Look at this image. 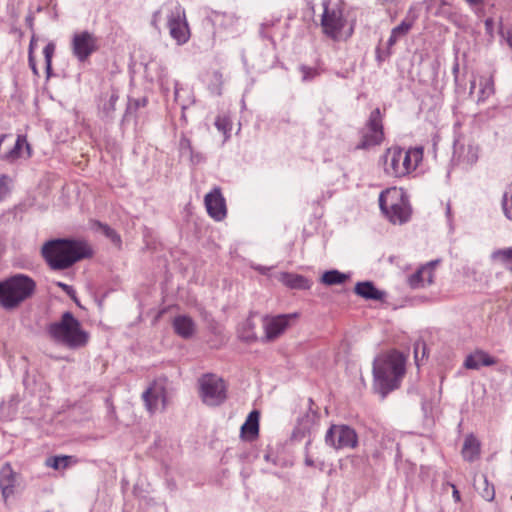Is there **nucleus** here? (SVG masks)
Segmentation results:
<instances>
[{
    "mask_svg": "<svg viewBox=\"0 0 512 512\" xmlns=\"http://www.w3.org/2000/svg\"><path fill=\"white\" fill-rule=\"evenodd\" d=\"M406 359L396 350L377 356L373 362L374 387L382 398L400 386L405 374Z\"/></svg>",
    "mask_w": 512,
    "mask_h": 512,
    "instance_id": "obj_1",
    "label": "nucleus"
},
{
    "mask_svg": "<svg viewBox=\"0 0 512 512\" xmlns=\"http://www.w3.org/2000/svg\"><path fill=\"white\" fill-rule=\"evenodd\" d=\"M41 254L52 270H65L77 261L91 256L90 248L81 241L53 239L47 241Z\"/></svg>",
    "mask_w": 512,
    "mask_h": 512,
    "instance_id": "obj_2",
    "label": "nucleus"
},
{
    "mask_svg": "<svg viewBox=\"0 0 512 512\" xmlns=\"http://www.w3.org/2000/svg\"><path fill=\"white\" fill-rule=\"evenodd\" d=\"M162 15H165L166 17V25L169 30L170 37L178 45L186 44L191 37V31L185 9L177 2L164 3L153 13L150 22L151 26L158 32L161 31L160 24Z\"/></svg>",
    "mask_w": 512,
    "mask_h": 512,
    "instance_id": "obj_3",
    "label": "nucleus"
},
{
    "mask_svg": "<svg viewBox=\"0 0 512 512\" xmlns=\"http://www.w3.org/2000/svg\"><path fill=\"white\" fill-rule=\"evenodd\" d=\"M423 154L421 146L407 150L398 146L390 147L382 157L384 172L391 177H404L416 170L423 160Z\"/></svg>",
    "mask_w": 512,
    "mask_h": 512,
    "instance_id": "obj_4",
    "label": "nucleus"
},
{
    "mask_svg": "<svg viewBox=\"0 0 512 512\" xmlns=\"http://www.w3.org/2000/svg\"><path fill=\"white\" fill-rule=\"evenodd\" d=\"M47 331L56 343L69 349L82 348L89 340L88 332L82 329L79 320L69 311L63 313L59 321L51 323Z\"/></svg>",
    "mask_w": 512,
    "mask_h": 512,
    "instance_id": "obj_5",
    "label": "nucleus"
},
{
    "mask_svg": "<svg viewBox=\"0 0 512 512\" xmlns=\"http://www.w3.org/2000/svg\"><path fill=\"white\" fill-rule=\"evenodd\" d=\"M35 281L23 274L14 275L0 282V305L11 310L18 307L35 291Z\"/></svg>",
    "mask_w": 512,
    "mask_h": 512,
    "instance_id": "obj_6",
    "label": "nucleus"
},
{
    "mask_svg": "<svg viewBox=\"0 0 512 512\" xmlns=\"http://www.w3.org/2000/svg\"><path fill=\"white\" fill-rule=\"evenodd\" d=\"M322 8L323 12L320 19L322 33L333 41H339L347 25L344 2L341 0H322Z\"/></svg>",
    "mask_w": 512,
    "mask_h": 512,
    "instance_id": "obj_7",
    "label": "nucleus"
},
{
    "mask_svg": "<svg viewBox=\"0 0 512 512\" xmlns=\"http://www.w3.org/2000/svg\"><path fill=\"white\" fill-rule=\"evenodd\" d=\"M379 206L393 224H402L410 217V207L402 189L393 187L382 191L379 195Z\"/></svg>",
    "mask_w": 512,
    "mask_h": 512,
    "instance_id": "obj_8",
    "label": "nucleus"
},
{
    "mask_svg": "<svg viewBox=\"0 0 512 512\" xmlns=\"http://www.w3.org/2000/svg\"><path fill=\"white\" fill-rule=\"evenodd\" d=\"M361 140L356 149L367 150L380 145L384 140L382 115L379 108L371 111L365 126L360 131Z\"/></svg>",
    "mask_w": 512,
    "mask_h": 512,
    "instance_id": "obj_9",
    "label": "nucleus"
},
{
    "mask_svg": "<svg viewBox=\"0 0 512 512\" xmlns=\"http://www.w3.org/2000/svg\"><path fill=\"white\" fill-rule=\"evenodd\" d=\"M200 397L209 406H218L226 399L224 381L214 374L203 375L199 379Z\"/></svg>",
    "mask_w": 512,
    "mask_h": 512,
    "instance_id": "obj_10",
    "label": "nucleus"
},
{
    "mask_svg": "<svg viewBox=\"0 0 512 512\" xmlns=\"http://www.w3.org/2000/svg\"><path fill=\"white\" fill-rule=\"evenodd\" d=\"M325 443L335 450L354 449L358 445V435L348 425L333 424L325 434Z\"/></svg>",
    "mask_w": 512,
    "mask_h": 512,
    "instance_id": "obj_11",
    "label": "nucleus"
},
{
    "mask_svg": "<svg viewBox=\"0 0 512 512\" xmlns=\"http://www.w3.org/2000/svg\"><path fill=\"white\" fill-rule=\"evenodd\" d=\"M70 47L73 56L79 62L84 63L98 51L99 39L88 30L78 31L72 35Z\"/></svg>",
    "mask_w": 512,
    "mask_h": 512,
    "instance_id": "obj_12",
    "label": "nucleus"
},
{
    "mask_svg": "<svg viewBox=\"0 0 512 512\" xmlns=\"http://www.w3.org/2000/svg\"><path fill=\"white\" fill-rule=\"evenodd\" d=\"M298 316V313L265 316L263 318L264 340L269 342L280 337L289 327L291 321L296 320Z\"/></svg>",
    "mask_w": 512,
    "mask_h": 512,
    "instance_id": "obj_13",
    "label": "nucleus"
},
{
    "mask_svg": "<svg viewBox=\"0 0 512 512\" xmlns=\"http://www.w3.org/2000/svg\"><path fill=\"white\" fill-rule=\"evenodd\" d=\"M480 147L473 140H457L454 144V158L465 167L473 166L479 158Z\"/></svg>",
    "mask_w": 512,
    "mask_h": 512,
    "instance_id": "obj_14",
    "label": "nucleus"
},
{
    "mask_svg": "<svg viewBox=\"0 0 512 512\" xmlns=\"http://www.w3.org/2000/svg\"><path fill=\"white\" fill-rule=\"evenodd\" d=\"M204 202L207 213L214 220L221 221L226 217V203L220 188L216 187L206 194Z\"/></svg>",
    "mask_w": 512,
    "mask_h": 512,
    "instance_id": "obj_15",
    "label": "nucleus"
},
{
    "mask_svg": "<svg viewBox=\"0 0 512 512\" xmlns=\"http://www.w3.org/2000/svg\"><path fill=\"white\" fill-rule=\"evenodd\" d=\"M142 398L150 413L166 408V392L162 385L154 383L143 393Z\"/></svg>",
    "mask_w": 512,
    "mask_h": 512,
    "instance_id": "obj_16",
    "label": "nucleus"
},
{
    "mask_svg": "<svg viewBox=\"0 0 512 512\" xmlns=\"http://www.w3.org/2000/svg\"><path fill=\"white\" fill-rule=\"evenodd\" d=\"M438 264L437 260L422 265L415 273L408 277V284L412 289L424 288L434 281V270Z\"/></svg>",
    "mask_w": 512,
    "mask_h": 512,
    "instance_id": "obj_17",
    "label": "nucleus"
},
{
    "mask_svg": "<svg viewBox=\"0 0 512 512\" xmlns=\"http://www.w3.org/2000/svg\"><path fill=\"white\" fill-rule=\"evenodd\" d=\"M497 363V360L484 350H475L469 354L464 361V367L466 369L478 370L481 367L493 366Z\"/></svg>",
    "mask_w": 512,
    "mask_h": 512,
    "instance_id": "obj_18",
    "label": "nucleus"
},
{
    "mask_svg": "<svg viewBox=\"0 0 512 512\" xmlns=\"http://www.w3.org/2000/svg\"><path fill=\"white\" fill-rule=\"evenodd\" d=\"M172 325L175 333L183 339L191 338L196 331L195 322L187 315L176 316Z\"/></svg>",
    "mask_w": 512,
    "mask_h": 512,
    "instance_id": "obj_19",
    "label": "nucleus"
},
{
    "mask_svg": "<svg viewBox=\"0 0 512 512\" xmlns=\"http://www.w3.org/2000/svg\"><path fill=\"white\" fill-rule=\"evenodd\" d=\"M354 291L358 296L366 300L382 301L386 296V293L377 289L371 281L358 282L355 285Z\"/></svg>",
    "mask_w": 512,
    "mask_h": 512,
    "instance_id": "obj_20",
    "label": "nucleus"
},
{
    "mask_svg": "<svg viewBox=\"0 0 512 512\" xmlns=\"http://www.w3.org/2000/svg\"><path fill=\"white\" fill-rule=\"evenodd\" d=\"M16 475L10 464H5L0 470V488L5 499L13 495Z\"/></svg>",
    "mask_w": 512,
    "mask_h": 512,
    "instance_id": "obj_21",
    "label": "nucleus"
},
{
    "mask_svg": "<svg viewBox=\"0 0 512 512\" xmlns=\"http://www.w3.org/2000/svg\"><path fill=\"white\" fill-rule=\"evenodd\" d=\"M462 457L468 462H473L480 456V443L474 435H468L461 451Z\"/></svg>",
    "mask_w": 512,
    "mask_h": 512,
    "instance_id": "obj_22",
    "label": "nucleus"
},
{
    "mask_svg": "<svg viewBox=\"0 0 512 512\" xmlns=\"http://www.w3.org/2000/svg\"><path fill=\"white\" fill-rule=\"evenodd\" d=\"M25 146L27 151V157L31 156V148L27 139L23 135H18L14 147L5 154H2L0 157L2 160L13 162L21 157V151Z\"/></svg>",
    "mask_w": 512,
    "mask_h": 512,
    "instance_id": "obj_23",
    "label": "nucleus"
},
{
    "mask_svg": "<svg viewBox=\"0 0 512 512\" xmlns=\"http://www.w3.org/2000/svg\"><path fill=\"white\" fill-rule=\"evenodd\" d=\"M259 418L260 413L257 410L251 411L241 427V433L246 435L250 440H253L258 436Z\"/></svg>",
    "mask_w": 512,
    "mask_h": 512,
    "instance_id": "obj_24",
    "label": "nucleus"
},
{
    "mask_svg": "<svg viewBox=\"0 0 512 512\" xmlns=\"http://www.w3.org/2000/svg\"><path fill=\"white\" fill-rule=\"evenodd\" d=\"M413 27V20H403L391 31L387 41V48L390 50L401 38L405 37Z\"/></svg>",
    "mask_w": 512,
    "mask_h": 512,
    "instance_id": "obj_25",
    "label": "nucleus"
},
{
    "mask_svg": "<svg viewBox=\"0 0 512 512\" xmlns=\"http://www.w3.org/2000/svg\"><path fill=\"white\" fill-rule=\"evenodd\" d=\"M280 281L287 287L292 289H309L310 282L304 276L293 273H282Z\"/></svg>",
    "mask_w": 512,
    "mask_h": 512,
    "instance_id": "obj_26",
    "label": "nucleus"
},
{
    "mask_svg": "<svg viewBox=\"0 0 512 512\" xmlns=\"http://www.w3.org/2000/svg\"><path fill=\"white\" fill-rule=\"evenodd\" d=\"M491 259L494 262L500 263L512 273V247L493 251Z\"/></svg>",
    "mask_w": 512,
    "mask_h": 512,
    "instance_id": "obj_27",
    "label": "nucleus"
},
{
    "mask_svg": "<svg viewBox=\"0 0 512 512\" xmlns=\"http://www.w3.org/2000/svg\"><path fill=\"white\" fill-rule=\"evenodd\" d=\"M347 279L348 275L341 273L338 270H330L322 275V282L329 286L342 284Z\"/></svg>",
    "mask_w": 512,
    "mask_h": 512,
    "instance_id": "obj_28",
    "label": "nucleus"
},
{
    "mask_svg": "<svg viewBox=\"0 0 512 512\" xmlns=\"http://www.w3.org/2000/svg\"><path fill=\"white\" fill-rule=\"evenodd\" d=\"M494 94V81L490 77H482L480 79V95L478 101H485Z\"/></svg>",
    "mask_w": 512,
    "mask_h": 512,
    "instance_id": "obj_29",
    "label": "nucleus"
},
{
    "mask_svg": "<svg viewBox=\"0 0 512 512\" xmlns=\"http://www.w3.org/2000/svg\"><path fill=\"white\" fill-rule=\"evenodd\" d=\"M72 457L71 456H54L50 457L46 460V465L55 470L65 469L70 465Z\"/></svg>",
    "mask_w": 512,
    "mask_h": 512,
    "instance_id": "obj_30",
    "label": "nucleus"
},
{
    "mask_svg": "<svg viewBox=\"0 0 512 512\" xmlns=\"http://www.w3.org/2000/svg\"><path fill=\"white\" fill-rule=\"evenodd\" d=\"M215 23H219L224 29H233L237 24L238 18L233 14H216L214 17Z\"/></svg>",
    "mask_w": 512,
    "mask_h": 512,
    "instance_id": "obj_31",
    "label": "nucleus"
},
{
    "mask_svg": "<svg viewBox=\"0 0 512 512\" xmlns=\"http://www.w3.org/2000/svg\"><path fill=\"white\" fill-rule=\"evenodd\" d=\"M215 126L218 131L222 132L225 136V140L230 137L232 130L231 120L226 116H218L215 120Z\"/></svg>",
    "mask_w": 512,
    "mask_h": 512,
    "instance_id": "obj_32",
    "label": "nucleus"
},
{
    "mask_svg": "<svg viewBox=\"0 0 512 512\" xmlns=\"http://www.w3.org/2000/svg\"><path fill=\"white\" fill-rule=\"evenodd\" d=\"M54 52H55V45L52 42L48 43L43 49V54H44L45 64H46V72H47L48 76H50V73L52 70V57L54 55Z\"/></svg>",
    "mask_w": 512,
    "mask_h": 512,
    "instance_id": "obj_33",
    "label": "nucleus"
},
{
    "mask_svg": "<svg viewBox=\"0 0 512 512\" xmlns=\"http://www.w3.org/2000/svg\"><path fill=\"white\" fill-rule=\"evenodd\" d=\"M502 206L506 217L512 220V185L503 195Z\"/></svg>",
    "mask_w": 512,
    "mask_h": 512,
    "instance_id": "obj_34",
    "label": "nucleus"
},
{
    "mask_svg": "<svg viewBox=\"0 0 512 512\" xmlns=\"http://www.w3.org/2000/svg\"><path fill=\"white\" fill-rule=\"evenodd\" d=\"M97 226L99 227V229L101 230V232L103 234H105L108 238H110L112 240V242H114L116 244L121 242V238H120L119 234L114 229L109 227L107 224H102V223L98 222Z\"/></svg>",
    "mask_w": 512,
    "mask_h": 512,
    "instance_id": "obj_35",
    "label": "nucleus"
},
{
    "mask_svg": "<svg viewBox=\"0 0 512 512\" xmlns=\"http://www.w3.org/2000/svg\"><path fill=\"white\" fill-rule=\"evenodd\" d=\"M299 69L302 74L303 81L313 80L315 77H317L320 74V72L317 68L309 67L306 65H301L299 67Z\"/></svg>",
    "mask_w": 512,
    "mask_h": 512,
    "instance_id": "obj_36",
    "label": "nucleus"
},
{
    "mask_svg": "<svg viewBox=\"0 0 512 512\" xmlns=\"http://www.w3.org/2000/svg\"><path fill=\"white\" fill-rule=\"evenodd\" d=\"M179 150L181 154L192 153L193 148L189 138L182 136L179 141Z\"/></svg>",
    "mask_w": 512,
    "mask_h": 512,
    "instance_id": "obj_37",
    "label": "nucleus"
},
{
    "mask_svg": "<svg viewBox=\"0 0 512 512\" xmlns=\"http://www.w3.org/2000/svg\"><path fill=\"white\" fill-rule=\"evenodd\" d=\"M189 155H190V160H191L192 164H194V165L200 164L205 160V157L202 153L194 152V150L192 151V153H189Z\"/></svg>",
    "mask_w": 512,
    "mask_h": 512,
    "instance_id": "obj_38",
    "label": "nucleus"
},
{
    "mask_svg": "<svg viewBox=\"0 0 512 512\" xmlns=\"http://www.w3.org/2000/svg\"><path fill=\"white\" fill-rule=\"evenodd\" d=\"M482 497L487 501H492L495 497V491L493 487H486L482 493Z\"/></svg>",
    "mask_w": 512,
    "mask_h": 512,
    "instance_id": "obj_39",
    "label": "nucleus"
},
{
    "mask_svg": "<svg viewBox=\"0 0 512 512\" xmlns=\"http://www.w3.org/2000/svg\"><path fill=\"white\" fill-rule=\"evenodd\" d=\"M28 61H29V66L32 69L33 73L35 75H38V70H37L36 62H35V59H34L33 54L31 52L29 53Z\"/></svg>",
    "mask_w": 512,
    "mask_h": 512,
    "instance_id": "obj_40",
    "label": "nucleus"
},
{
    "mask_svg": "<svg viewBox=\"0 0 512 512\" xmlns=\"http://www.w3.org/2000/svg\"><path fill=\"white\" fill-rule=\"evenodd\" d=\"M58 286L61 287L67 294L72 295L74 294V290L70 285H67L65 283L59 282Z\"/></svg>",
    "mask_w": 512,
    "mask_h": 512,
    "instance_id": "obj_41",
    "label": "nucleus"
},
{
    "mask_svg": "<svg viewBox=\"0 0 512 512\" xmlns=\"http://www.w3.org/2000/svg\"><path fill=\"white\" fill-rule=\"evenodd\" d=\"M450 485L453 489L452 496H453L455 502H460V500H461L460 492L458 491V489L456 488V486L454 484H450Z\"/></svg>",
    "mask_w": 512,
    "mask_h": 512,
    "instance_id": "obj_42",
    "label": "nucleus"
},
{
    "mask_svg": "<svg viewBox=\"0 0 512 512\" xmlns=\"http://www.w3.org/2000/svg\"><path fill=\"white\" fill-rule=\"evenodd\" d=\"M493 26H494V21L492 18H487L485 20V28H486V31L491 33L492 30H493Z\"/></svg>",
    "mask_w": 512,
    "mask_h": 512,
    "instance_id": "obj_43",
    "label": "nucleus"
},
{
    "mask_svg": "<svg viewBox=\"0 0 512 512\" xmlns=\"http://www.w3.org/2000/svg\"><path fill=\"white\" fill-rule=\"evenodd\" d=\"M467 4L471 7L482 5L484 0H465Z\"/></svg>",
    "mask_w": 512,
    "mask_h": 512,
    "instance_id": "obj_44",
    "label": "nucleus"
},
{
    "mask_svg": "<svg viewBox=\"0 0 512 512\" xmlns=\"http://www.w3.org/2000/svg\"><path fill=\"white\" fill-rule=\"evenodd\" d=\"M305 465L309 467H313L315 465L313 459L308 454L305 456Z\"/></svg>",
    "mask_w": 512,
    "mask_h": 512,
    "instance_id": "obj_45",
    "label": "nucleus"
},
{
    "mask_svg": "<svg viewBox=\"0 0 512 512\" xmlns=\"http://www.w3.org/2000/svg\"><path fill=\"white\" fill-rule=\"evenodd\" d=\"M117 99H118L117 95H115V94L111 95V97L109 99V104H110L112 109L114 108V105H115V102L117 101Z\"/></svg>",
    "mask_w": 512,
    "mask_h": 512,
    "instance_id": "obj_46",
    "label": "nucleus"
},
{
    "mask_svg": "<svg viewBox=\"0 0 512 512\" xmlns=\"http://www.w3.org/2000/svg\"><path fill=\"white\" fill-rule=\"evenodd\" d=\"M5 189H6L5 183L0 180V198L2 197V194L4 193Z\"/></svg>",
    "mask_w": 512,
    "mask_h": 512,
    "instance_id": "obj_47",
    "label": "nucleus"
},
{
    "mask_svg": "<svg viewBox=\"0 0 512 512\" xmlns=\"http://www.w3.org/2000/svg\"><path fill=\"white\" fill-rule=\"evenodd\" d=\"M26 21L30 27L33 26V17L31 15L26 18Z\"/></svg>",
    "mask_w": 512,
    "mask_h": 512,
    "instance_id": "obj_48",
    "label": "nucleus"
},
{
    "mask_svg": "<svg viewBox=\"0 0 512 512\" xmlns=\"http://www.w3.org/2000/svg\"><path fill=\"white\" fill-rule=\"evenodd\" d=\"M446 214L448 217H450V214H451V205L450 203H447L446 205Z\"/></svg>",
    "mask_w": 512,
    "mask_h": 512,
    "instance_id": "obj_49",
    "label": "nucleus"
},
{
    "mask_svg": "<svg viewBox=\"0 0 512 512\" xmlns=\"http://www.w3.org/2000/svg\"><path fill=\"white\" fill-rule=\"evenodd\" d=\"M34 40L32 39L31 42H30V46H29V53L31 52L32 53V50L34 48Z\"/></svg>",
    "mask_w": 512,
    "mask_h": 512,
    "instance_id": "obj_50",
    "label": "nucleus"
},
{
    "mask_svg": "<svg viewBox=\"0 0 512 512\" xmlns=\"http://www.w3.org/2000/svg\"><path fill=\"white\" fill-rule=\"evenodd\" d=\"M475 86H476L475 81L471 82L470 92H472V91H473V89H475Z\"/></svg>",
    "mask_w": 512,
    "mask_h": 512,
    "instance_id": "obj_51",
    "label": "nucleus"
},
{
    "mask_svg": "<svg viewBox=\"0 0 512 512\" xmlns=\"http://www.w3.org/2000/svg\"><path fill=\"white\" fill-rule=\"evenodd\" d=\"M264 458H265V460H266V461H270V455H269V454H266V455L264 456Z\"/></svg>",
    "mask_w": 512,
    "mask_h": 512,
    "instance_id": "obj_52",
    "label": "nucleus"
},
{
    "mask_svg": "<svg viewBox=\"0 0 512 512\" xmlns=\"http://www.w3.org/2000/svg\"><path fill=\"white\" fill-rule=\"evenodd\" d=\"M417 350H418V345H417V346H416V348H415V358H416V359H417V357H418Z\"/></svg>",
    "mask_w": 512,
    "mask_h": 512,
    "instance_id": "obj_53",
    "label": "nucleus"
},
{
    "mask_svg": "<svg viewBox=\"0 0 512 512\" xmlns=\"http://www.w3.org/2000/svg\"><path fill=\"white\" fill-rule=\"evenodd\" d=\"M258 270H259L261 273H264V272H265V269H264V268H258Z\"/></svg>",
    "mask_w": 512,
    "mask_h": 512,
    "instance_id": "obj_54",
    "label": "nucleus"
}]
</instances>
